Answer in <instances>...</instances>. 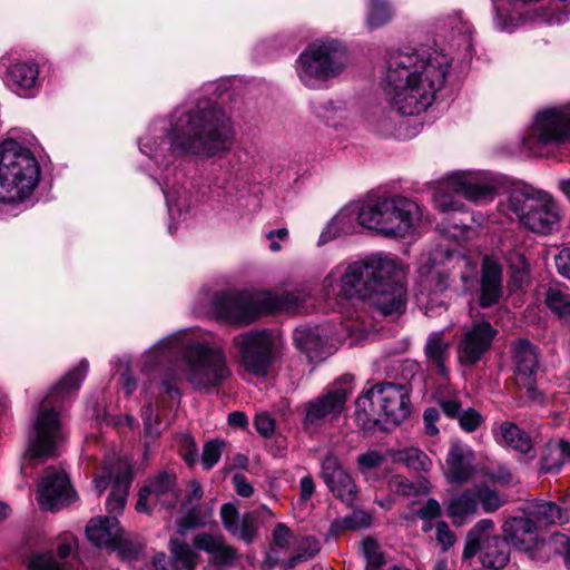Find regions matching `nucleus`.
<instances>
[{
	"mask_svg": "<svg viewBox=\"0 0 570 570\" xmlns=\"http://www.w3.org/2000/svg\"><path fill=\"white\" fill-rule=\"evenodd\" d=\"M308 286H301L291 292L282 294H269L263 297L264 311L276 313L278 311L298 312L303 303L311 296Z\"/></svg>",
	"mask_w": 570,
	"mask_h": 570,
	"instance_id": "32",
	"label": "nucleus"
},
{
	"mask_svg": "<svg viewBox=\"0 0 570 570\" xmlns=\"http://www.w3.org/2000/svg\"><path fill=\"white\" fill-rule=\"evenodd\" d=\"M171 570H194L199 554L185 541L171 538L169 541Z\"/></svg>",
	"mask_w": 570,
	"mask_h": 570,
	"instance_id": "36",
	"label": "nucleus"
},
{
	"mask_svg": "<svg viewBox=\"0 0 570 570\" xmlns=\"http://www.w3.org/2000/svg\"><path fill=\"white\" fill-rule=\"evenodd\" d=\"M494 194V188L488 184L480 183L475 174L455 171L439 184L433 200L435 207L443 213L456 212L463 207V204L456 196L478 203L492 199Z\"/></svg>",
	"mask_w": 570,
	"mask_h": 570,
	"instance_id": "12",
	"label": "nucleus"
},
{
	"mask_svg": "<svg viewBox=\"0 0 570 570\" xmlns=\"http://www.w3.org/2000/svg\"><path fill=\"white\" fill-rule=\"evenodd\" d=\"M451 342L444 337L442 331L431 333L424 345V355L428 366L440 375H448Z\"/></svg>",
	"mask_w": 570,
	"mask_h": 570,
	"instance_id": "29",
	"label": "nucleus"
},
{
	"mask_svg": "<svg viewBox=\"0 0 570 570\" xmlns=\"http://www.w3.org/2000/svg\"><path fill=\"white\" fill-rule=\"evenodd\" d=\"M344 525L352 530L365 528L371 523V515L362 510L353 511L350 515L344 518Z\"/></svg>",
	"mask_w": 570,
	"mask_h": 570,
	"instance_id": "58",
	"label": "nucleus"
},
{
	"mask_svg": "<svg viewBox=\"0 0 570 570\" xmlns=\"http://www.w3.org/2000/svg\"><path fill=\"white\" fill-rule=\"evenodd\" d=\"M121 531L116 517L92 518L86 527L88 540L97 547L112 548Z\"/></svg>",
	"mask_w": 570,
	"mask_h": 570,
	"instance_id": "30",
	"label": "nucleus"
},
{
	"mask_svg": "<svg viewBox=\"0 0 570 570\" xmlns=\"http://www.w3.org/2000/svg\"><path fill=\"white\" fill-rule=\"evenodd\" d=\"M257 531V518L254 512L245 513L239 523L237 524V530L235 532H230L232 535L237 537L239 540L249 544L256 537Z\"/></svg>",
	"mask_w": 570,
	"mask_h": 570,
	"instance_id": "51",
	"label": "nucleus"
},
{
	"mask_svg": "<svg viewBox=\"0 0 570 570\" xmlns=\"http://www.w3.org/2000/svg\"><path fill=\"white\" fill-rule=\"evenodd\" d=\"M40 177V166L31 150L14 139L0 142V202L29 197Z\"/></svg>",
	"mask_w": 570,
	"mask_h": 570,
	"instance_id": "6",
	"label": "nucleus"
},
{
	"mask_svg": "<svg viewBox=\"0 0 570 570\" xmlns=\"http://www.w3.org/2000/svg\"><path fill=\"white\" fill-rule=\"evenodd\" d=\"M528 518L535 524L549 525L562 521V512L559 505L551 501H542L528 508Z\"/></svg>",
	"mask_w": 570,
	"mask_h": 570,
	"instance_id": "42",
	"label": "nucleus"
},
{
	"mask_svg": "<svg viewBox=\"0 0 570 570\" xmlns=\"http://www.w3.org/2000/svg\"><path fill=\"white\" fill-rule=\"evenodd\" d=\"M478 508V498L473 488L453 497L448 503L446 511L454 524H462L468 518L476 514Z\"/></svg>",
	"mask_w": 570,
	"mask_h": 570,
	"instance_id": "35",
	"label": "nucleus"
},
{
	"mask_svg": "<svg viewBox=\"0 0 570 570\" xmlns=\"http://www.w3.org/2000/svg\"><path fill=\"white\" fill-rule=\"evenodd\" d=\"M180 356L176 367H170L161 381L164 392L173 400H179L177 381L183 379L195 390L208 391L218 387L232 375L223 348L187 340L177 333L160 340L142 356L141 370L150 372Z\"/></svg>",
	"mask_w": 570,
	"mask_h": 570,
	"instance_id": "3",
	"label": "nucleus"
},
{
	"mask_svg": "<svg viewBox=\"0 0 570 570\" xmlns=\"http://www.w3.org/2000/svg\"><path fill=\"white\" fill-rule=\"evenodd\" d=\"M393 17V10L389 0H368L366 24L375 29L387 23Z\"/></svg>",
	"mask_w": 570,
	"mask_h": 570,
	"instance_id": "43",
	"label": "nucleus"
},
{
	"mask_svg": "<svg viewBox=\"0 0 570 570\" xmlns=\"http://www.w3.org/2000/svg\"><path fill=\"white\" fill-rule=\"evenodd\" d=\"M358 299H370L383 315L401 314L405 307L406 291L402 282L391 283L389 286H380L370 293L366 297Z\"/></svg>",
	"mask_w": 570,
	"mask_h": 570,
	"instance_id": "23",
	"label": "nucleus"
},
{
	"mask_svg": "<svg viewBox=\"0 0 570 570\" xmlns=\"http://www.w3.org/2000/svg\"><path fill=\"white\" fill-rule=\"evenodd\" d=\"M217 318L228 323H250L264 311V299L249 292H223L213 299Z\"/></svg>",
	"mask_w": 570,
	"mask_h": 570,
	"instance_id": "14",
	"label": "nucleus"
},
{
	"mask_svg": "<svg viewBox=\"0 0 570 570\" xmlns=\"http://www.w3.org/2000/svg\"><path fill=\"white\" fill-rule=\"evenodd\" d=\"M76 499V492L70 485L68 475L53 468L46 470L38 485V501L43 510H58L70 504Z\"/></svg>",
	"mask_w": 570,
	"mask_h": 570,
	"instance_id": "18",
	"label": "nucleus"
},
{
	"mask_svg": "<svg viewBox=\"0 0 570 570\" xmlns=\"http://www.w3.org/2000/svg\"><path fill=\"white\" fill-rule=\"evenodd\" d=\"M39 76V67L33 62H14L8 70L9 81L20 89L35 87Z\"/></svg>",
	"mask_w": 570,
	"mask_h": 570,
	"instance_id": "39",
	"label": "nucleus"
},
{
	"mask_svg": "<svg viewBox=\"0 0 570 570\" xmlns=\"http://www.w3.org/2000/svg\"><path fill=\"white\" fill-rule=\"evenodd\" d=\"M361 226L375 230L384 236H391L390 224L392 223L389 212L394 207L389 204V196H380L361 203Z\"/></svg>",
	"mask_w": 570,
	"mask_h": 570,
	"instance_id": "24",
	"label": "nucleus"
},
{
	"mask_svg": "<svg viewBox=\"0 0 570 570\" xmlns=\"http://www.w3.org/2000/svg\"><path fill=\"white\" fill-rule=\"evenodd\" d=\"M151 497L155 498V505L169 509L176 505L178 492L176 489V476L167 471L156 474L147 485Z\"/></svg>",
	"mask_w": 570,
	"mask_h": 570,
	"instance_id": "33",
	"label": "nucleus"
},
{
	"mask_svg": "<svg viewBox=\"0 0 570 570\" xmlns=\"http://www.w3.org/2000/svg\"><path fill=\"white\" fill-rule=\"evenodd\" d=\"M111 549L117 552L121 560L130 562L139 558L144 543L130 537H125L121 531L119 540L114 543Z\"/></svg>",
	"mask_w": 570,
	"mask_h": 570,
	"instance_id": "48",
	"label": "nucleus"
},
{
	"mask_svg": "<svg viewBox=\"0 0 570 570\" xmlns=\"http://www.w3.org/2000/svg\"><path fill=\"white\" fill-rule=\"evenodd\" d=\"M294 342L299 350L306 353L309 361H318L324 358V342L317 330H296L294 334Z\"/></svg>",
	"mask_w": 570,
	"mask_h": 570,
	"instance_id": "38",
	"label": "nucleus"
},
{
	"mask_svg": "<svg viewBox=\"0 0 570 570\" xmlns=\"http://www.w3.org/2000/svg\"><path fill=\"white\" fill-rule=\"evenodd\" d=\"M393 461L402 463L413 471L428 472L432 468V460L419 448H405L393 453Z\"/></svg>",
	"mask_w": 570,
	"mask_h": 570,
	"instance_id": "41",
	"label": "nucleus"
},
{
	"mask_svg": "<svg viewBox=\"0 0 570 570\" xmlns=\"http://www.w3.org/2000/svg\"><path fill=\"white\" fill-rule=\"evenodd\" d=\"M459 424L465 432H474L483 422L482 415L474 409L462 411L458 417Z\"/></svg>",
	"mask_w": 570,
	"mask_h": 570,
	"instance_id": "53",
	"label": "nucleus"
},
{
	"mask_svg": "<svg viewBox=\"0 0 570 570\" xmlns=\"http://www.w3.org/2000/svg\"><path fill=\"white\" fill-rule=\"evenodd\" d=\"M362 551L366 560V570H380L385 564L384 554L372 538L363 540Z\"/></svg>",
	"mask_w": 570,
	"mask_h": 570,
	"instance_id": "50",
	"label": "nucleus"
},
{
	"mask_svg": "<svg viewBox=\"0 0 570 570\" xmlns=\"http://www.w3.org/2000/svg\"><path fill=\"white\" fill-rule=\"evenodd\" d=\"M409 387L392 382L372 386L356 399V414L366 422L400 423L410 415Z\"/></svg>",
	"mask_w": 570,
	"mask_h": 570,
	"instance_id": "9",
	"label": "nucleus"
},
{
	"mask_svg": "<svg viewBox=\"0 0 570 570\" xmlns=\"http://www.w3.org/2000/svg\"><path fill=\"white\" fill-rule=\"evenodd\" d=\"M546 305L560 317L570 318V295L557 286H551L546 293Z\"/></svg>",
	"mask_w": 570,
	"mask_h": 570,
	"instance_id": "45",
	"label": "nucleus"
},
{
	"mask_svg": "<svg viewBox=\"0 0 570 570\" xmlns=\"http://www.w3.org/2000/svg\"><path fill=\"white\" fill-rule=\"evenodd\" d=\"M497 438L499 442L505 443L520 453L527 454L533 448L529 434L512 422L501 423L498 429Z\"/></svg>",
	"mask_w": 570,
	"mask_h": 570,
	"instance_id": "37",
	"label": "nucleus"
},
{
	"mask_svg": "<svg viewBox=\"0 0 570 570\" xmlns=\"http://www.w3.org/2000/svg\"><path fill=\"white\" fill-rule=\"evenodd\" d=\"M493 528L494 522L491 519H482L472 528L468 534L463 550L464 559L473 558L481 548V543L492 538L490 532L493 530Z\"/></svg>",
	"mask_w": 570,
	"mask_h": 570,
	"instance_id": "40",
	"label": "nucleus"
},
{
	"mask_svg": "<svg viewBox=\"0 0 570 570\" xmlns=\"http://www.w3.org/2000/svg\"><path fill=\"white\" fill-rule=\"evenodd\" d=\"M220 518L225 529L230 533L237 530L239 523L238 511L232 503H225L220 508Z\"/></svg>",
	"mask_w": 570,
	"mask_h": 570,
	"instance_id": "57",
	"label": "nucleus"
},
{
	"mask_svg": "<svg viewBox=\"0 0 570 570\" xmlns=\"http://www.w3.org/2000/svg\"><path fill=\"white\" fill-rule=\"evenodd\" d=\"M389 204L394 208L389 212L391 219L390 230L393 237H405L410 235L422 218L420 206L400 195L389 196Z\"/></svg>",
	"mask_w": 570,
	"mask_h": 570,
	"instance_id": "20",
	"label": "nucleus"
},
{
	"mask_svg": "<svg viewBox=\"0 0 570 570\" xmlns=\"http://www.w3.org/2000/svg\"><path fill=\"white\" fill-rule=\"evenodd\" d=\"M502 296V269L491 258H484L482 265L480 305L490 307Z\"/></svg>",
	"mask_w": 570,
	"mask_h": 570,
	"instance_id": "28",
	"label": "nucleus"
},
{
	"mask_svg": "<svg viewBox=\"0 0 570 570\" xmlns=\"http://www.w3.org/2000/svg\"><path fill=\"white\" fill-rule=\"evenodd\" d=\"M452 59L439 50L405 49L389 55L383 90L393 108L416 115L432 105L443 88Z\"/></svg>",
	"mask_w": 570,
	"mask_h": 570,
	"instance_id": "2",
	"label": "nucleus"
},
{
	"mask_svg": "<svg viewBox=\"0 0 570 570\" xmlns=\"http://www.w3.org/2000/svg\"><path fill=\"white\" fill-rule=\"evenodd\" d=\"M193 546L209 554V561L216 566L232 564L237 558L236 550L226 543L222 534L199 533L195 535Z\"/></svg>",
	"mask_w": 570,
	"mask_h": 570,
	"instance_id": "26",
	"label": "nucleus"
},
{
	"mask_svg": "<svg viewBox=\"0 0 570 570\" xmlns=\"http://www.w3.org/2000/svg\"><path fill=\"white\" fill-rule=\"evenodd\" d=\"M389 489L404 497H416L430 491L425 482L414 483L402 475L392 476L389 480Z\"/></svg>",
	"mask_w": 570,
	"mask_h": 570,
	"instance_id": "47",
	"label": "nucleus"
},
{
	"mask_svg": "<svg viewBox=\"0 0 570 570\" xmlns=\"http://www.w3.org/2000/svg\"><path fill=\"white\" fill-rule=\"evenodd\" d=\"M479 551L483 568H504L509 561V543L498 535L483 541Z\"/></svg>",
	"mask_w": 570,
	"mask_h": 570,
	"instance_id": "34",
	"label": "nucleus"
},
{
	"mask_svg": "<svg viewBox=\"0 0 570 570\" xmlns=\"http://www.w3.org/2000/svg\"><path fill=\"white\" fill-rule=\"evenodd\" d=\"M384 462V455L379 451H367L357 456L360 472L365 474L367 471L379 468Z\"/></svg>",
	"mask_w": 570,
	"mask_h": 570,
	"instance_id": "54",
	"label": "nucleus"
},
{
	"mask_svg": "<svg viewBox=\"0 0 570 570\" xmlns=\"http://www.w3.org/2000/svg\"><path fill=\"white\" fill-rule=\"evenodd\" d=\"M570 139V104L548 108L537 114L523 146L533 155L541 156V148L559 145Z\"/></svg>",
	"mask_w": 570,
	"mask_h": 570,
	"instance_id": "13",
	"label": "nucleus"
},
{
	"mask_svg": "<svg viewBox=\"0 0 570 570\" xmlns=\"http://www.w3.org/2000/svg\"><path fill=\"white\" fill-rule=\"evenodd\" d=\"M353 376L344 374L334 381L322 394L303 403L302 424L308 432H314L336 421L345 409V403L353 393Z\"/></svg>",
	"mask_w": 570,
	"mask_h": 570,
	"instance_id": "11",
	"label": "nucleus"
},
{
	"mask_svg": "<svg viewBox=\"0 0 570 570\" xmlns=\"http://www.w3.org/2000/svg\"><path fill=\"white\" fill-rule=\"evenodd\" d=\"M474 492L478 498V507L480 505L485 513L499 510L507 502L503 494L488 484L474 487Z\"/></svg>",
	"mask_w": 570,
	"mask_h": 570,
	"instance_id": "44",
	"label": "nucleus"
},
{
	"mask_svg": "<svg viewBox=\"0 0 570 570\" xmlns=\"http://www.w3.org/2000/svg\"><path fill=\"white\" fill-rule=\"evenodd\" d=\"M495 9L494 24L500 30L510 31L519 24L520 19L505 14L499 0H493Z\"/></svg>",
	"mask_w": 570,
	"mask_h": 570,
	"instance_id": "55",
	"label": "nucleus"
},
{
	"mask_svg": "<svg viewBox=\"0 0 570 570\" xmlns=\"http://www.w3.org/2000/svg\"><path fill=\"white\" fill-rule=\"evenodd\" d=\"M436 530V540L442 546V549L445 551L451 548L455 542V535L450 530L449 525L444 521H440L435 525Z\"/></svg>",
	"mask_w": 570,
	"mask_h": 570,
	"instance_id": "62",
	"label": "nucleus"
},
{
	"mask_svg": "<svg viewBox=\"0 0 570 570\" xmlns=\"http://www.w3.org/2000/svg\"><path fill=\"white\" fill-rule=\"evenodd\" d=\"M556 265L561 275L570 278V247L559 253L556 257Z\"/></svg>",
	"mask_w": 570,
	"mask_h": 570,
	"instance_id": "64",
	"label": "nucleus"
},
{
	"mask_svg": "<svg viewBox=\"0 0 570 570\" xmlns=\"http://www.w3.org/2000/svg\"><path fill=\"white\" fill-rule=\"evenodd\" d=\"M470 262L461 254H449L441 263H435L430 256H423L419 268L421 277L434 289L443 292L451 281L460 277L463 282L469 275L463 272Z\"/></svg>",
	"mask_w": 570,
	"mask_h": 570,
	"instance_id": "17",
	"label": "nucleus"
},
{
	"mask_svg": "<svg viewBox=\"0 0 570 570\" xmlns=\"http://www.w3.org/2000/svg\"><path fill=\"white\" fill-rule=\"evenodd\" d=\"M200 518L196 510L189 511L184 518L177 522V531L184 535L187 531L200 525Z\"/></svg>",
	"mask_w": 570,
	"mask_h": 570,
	"instance_id": "63",
	"label": "nucleus"
},
{
	"mask_svg": "<svg viewBox=\"0 0 570 570\" xmlns=\"http://www.w3.org/2000/svg\"><path fill=\"white\" fill-rule=\"evenodd\" d=\"M551 549L563 556L568 566H570V538L566 534L558 533L550 541Z\"/></svg>",
	"mask_w": 570,
	"mask_h": 570,
	"instance_id": "59",
	"label": "nucleus"
},
{
	"mask_svg": "<svg viewBox=\"0 0 570 570\" xmlns=\"http://www.w3.org/2000/svg\"><path fill=\"white\" fill-rule=\"evenodd\" d=\"M502 207L533 233L550 234L560 222V207L552 197L530 187L512 191Z\"/></svg>",
	"mask_w": 570,
	"mask_h": 570,
	"instance_id": "8",
	"label": "nucleus"
},
{
	"mask_svg": "<svg viewBox=\"0 0 570 570\" xmlns=\"http://www.w3.org/2000/svg\"><path fill=\"white\" fill-rule=\"evenodd\" d=\"M337 269L324 279L327 297H366L380 286H389L394 282H402L403 271L397 261L386 254L377 253L362 261L351 263L336 283Z\"/></svg>",
	"mask_w": 570,
	"mask_h": 570,
	"instance_id": "4",
	"label": "nucleus"
},
{
	"mask_svg": "<svg viewBox=\"0 0 570 570\" xmlns=\"http://www.w3.org/2000/svg\"><path fill=\"white\" fill-rule=\"evenodd\" d=\"M507 542L522 550H530L538 541V525L530 518L514 517L503 524Z\"/></svg>",
	"mask_w": 570,
	"mask_h": 570,
	"instance_id": "27",
	"label": "nucleus"
},
{
	"mask_svg": "<svg viewBox=\"0 0 570 570\" xmlns=\"http://www.w3.org/2000/svg\"><path fill=\"white\" fill-rule=\"evenodd\" d=\"M225 448V442L222 440H210L204 444L202 454V464L205 470H210L218 463Z\"/></svg>",
	"mask_w": 570,
	"mask_h": 570,
	"instance_id": "52",
	"label": "nucleus"
},
{
	"mask_svg": "<svg viewBox=\"0 0 570 570\" xmlns=\"http://www.w3.org/2000/svg\"><path fill=\"white\" fill-rule=\"evenodd\" d=\"M513 360L515 364V384L525 391L529 401L541 400L537 389V371L539 368V350L525 338L512 343Z\"/></svg>",
	"mask_w": 570,
	"mask_h": 570,
	"instance_id": "16",
	"label": "nucleus"
},
{
	"mask_svg": "<svg viewBox=\"0 0 570 570\" xmlns=\"http://www.w3.org/2000/svg\"><path fill=\"white\" fill-rule=\"evenodd\" d=\"M236 360L252 375L266 376L281 355L279 340L267 330H250L233 338Z\"/></svg>",
	"mask_w": 570,
	"mask_h": 570,
	"instance_id": "10",
	"label": "nucleus"
},
{
	"mask_svg": "<svg viewBox=\"0 0 570 570\" xmlns=\"http://www.w3.org/2000/svg\"><path fill=\"white\" fill-rule=\"evenodd\" d=\"M321 550L320 541L313 537L303 538L297 548V553L289 558L288 566L295 567L296 564L314 558Z\"/></svg>",
	"mask_w": 570,
	"mask_h": 570,
	"instance_id": "49",
	"label": "nucleus"
},
{
	"mask_svg": "<svg viewBox=\"0 0 570 570\" xmlns=\"http://www.w3.org/2000/svg\"><path fill=\"white\" fill-rule=\"evenodd\" d=\"M361 213H363L361 203L345 206L321 234L320 243L324 244L342 235L353 234L357 226H361Z\"/></svg>",
	"mask_w": 570,
	"mask_h": 570,
	"instance_id": "25",
	"label": "nucleus"
},
{
	"mask_svg": "<svg viewBox=\"0 0 570 570\" xmlns=\"http://www.w3.org/2000/svg\"><path fill=\"white\" fill-rule=\"evenodd\" d=\"M322 478L333 494L352 505L357 495V488L351 475L342 468L337 456L330 453L322 462Z\"/></svg>",
	"mask_w": 570,
	"mask_h": 570,
	"instance_id": "19",
	"label": "nucleus"
},
{
	"mask_svg": "<svg viewBox=\"0 0 570 570\" xmlns=\"http://www.w3.org/2000/svg\"><path fill=\"white\" fill-rule=\"evenodd\" d=\"M233 129L227 115L210 101L195 107H179L170 118L168 137L145 136L139 141L141 153L158 166L167 167L177 156L212 158L229 150Z\"/></svg>",
	"mask_w": 570,
	"mask_h": 570,
	"instance_id": "1",
	"label": "nucleus"
},
{
	"mask_svg": "<svg viewBox=\"0 0 570 570\" xmlns=\"http://www.w3.org/2000/svg\"><path fill=\"white\" fill-rule=\"evenodd\" d=\"M564 458L559 449L558 441H549L540 460V471L543 473H556L564 464Z\"/></svg>",
	"mask_w": 570,
	"mask_h": 570,
	"instance_id": "46",
	"label": "nucleus"
},
{
	"mask_svg": "<svg viewBox=\"0 0 570 570\" xmlns=\"http://www.w3.org/2000/svg\"><path fill=\"white\" fill-rule=\"evenodd\" d=\"M445 476L452 483L469 482L475 473V453L462 442H452L445 459Z\"/></svg>",
	"mask_w": 570,
	"mask_h": 570,
	"instance_id": "21",
	"label": "nucleus"
},
{
	"mask_svg": "<svg viewBox=\"0 0 570 570\" xmlns=\"http://www.w3.org/2000/svg\"><path fill=\"white\" fill-rule=\"evenodd\" d=\"M347 62L346 48L338 40H316L298 56L296 72L306 87L315 89L340 76Z\"/></svg>",
	"mask_w": 570,
	"mask_h": 570,
	"instance_id": "7",
	"label": "nucleus"
},
{
	"mask_svg": "<svg viewBox=\"0 0 570 570\" xmlns=\"http://www.w3.org/2000/svg\"><path fill=\"white\" fill-rule=\"evenodd\" d=\"M132 480V472L129 462L117 461V471L111 492L107 499V510L110 513H119L126 504L127 495Z\"/></svg>",
	"mask_w": 570,
	"mask_h": 570,
	"instance_id": "31",
	"label": "nucleus"
},
{
	"mask_svg": "<svg viewBox=\"0 0 570 570\" xmlns=\"http://www.w3.org/2000/svg\"><path fill=\"white\" fill-rule=\"evenodd\" d=\"M498 331L484 320L474 321L461 328L458 342V360L462 365L471 366L480 362L491 348Z\"/></svg>",
	"mask_w": 570,
	"mask_h": 570,
	"instance_id": "15",
	"label": "nucleus"
},
{
	"mask_svg": "<svg viewBox=\"0 0 570 570\" xmlns=\"http://www.w3.org/2000/svg\"><path fill=\"white\" fill-rule=\"evenodd\" d=\"M254 425L256 431L265 436H272L275 431V421L268 413H259L255 416Z\"/></svg>",
	"mask_w": 570,
	"mask_h": 570,
	"instance_id": "61",
	"label": "nucleus"
},
{
	"mask_svg": "<svg viewBox=\"0 0 570 570\" xmlns=\"http://www.w3.org/2000/svg\"><path fill=\"white\" fill-rule=\"evenodd\" d=\"M88 370V362L68 372L43 399L29 436V454L32 459L51 456L62 440V429L57 409L73 392L78 391Z\"/></svg>",
	"mask_w": 570,
	"mask_h": 570,
	"instance_id": "5",
	"label": "nucleus"
},
{
	"mask_svg": "<svg viewBox=\"0 0 570 570\" xmlns=\"http://www.w3.org/2000/svg\"><path fill=\"white\" fill-rule=\"evenodd\" d=\"M76 541L73 538L65 539L53 553L37 552L29 557V570H75L77 560L73 557Z\"/></svg>",
	"mask_w": 570,
	"mask_h": 570,
	"instance_id": "22",
	"label": "nucleus"
},
{
	"mask_svg": "<svg viewBox=\"0 0 570 570\" xmlns=\"http://www.w3.org/2000/svg\"><path fill=\"white\" fill-rule=\"evenodd\" d=\"M442 513L441 504L435 499H429L416 512L423 521L438 519Z\"/></svg>",
	"mask_w": 570,
	"mask_h": 570,
	"instance_id": "60",
	"label": "nucleus"
},
{
	"mask_svg": "<svg viewBox=\"0 0 570 570\" xmlns=\"http://www.w3.org/2000/svg\"><path fill=\"white\" fill-rule=\"evenodd\" d=\"M164 194L170 212L175 209L180 213L188 209L189 203L185 191L180 193L179 190L175 189H164Z\"/></svg>",
	"mask_w": 570,
	"mask_h": 570,
	"instance_id": "56",
	"label": "nucleus"
}]
</instances>
